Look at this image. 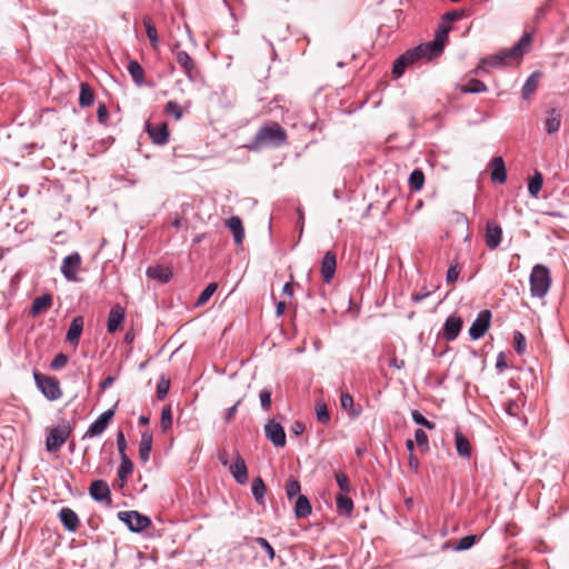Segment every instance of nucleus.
<instances>
[{
    "label": "nucleus",
    "instance_id": "9b49d317",
    "mask_svg": "<svg viewBox=\"0 0 569 569\" xmlns=\"http://www.w3.org/2000/svg\"><path fill=\"white\" fill-rule=\"evenodd\" d=\"M114 416V409H108L102 412L87 429L83 438H93L100 436L108 428L111 419Z\"/></svg>",
    "mask_w": 569,
    "mask_h": 569
},
{
    "label": "nucleus",
    "instance_id": "680f3d73",
    "mask_svg": "<svg viewBox=\"0 0 569 569\" xmlns=\"http://www.w3.org/2000/svg\"><path fill=\"white\" fill-rule=\"evenodd\" d=\"M462 17H463V13L460 11H449L443 14L442 21L446 24L447 22H452V21L459 20Z\"/></svg>",
    "mask_w": 569,
    "mask_h": 569
},
{
    "label": "nucleus",
    "instance_id": "09e8293b",
    "mask_svg": "<svg viewBox=\"0 0 569 569\" xmlns=\"http://www.w3.org/2000/svg\"><path fill=\"white\" fill-rule=\"evenodd\" d=\"M170 388V380L167 379L164 376H161L157 383V398L159 400H162L169 392Z\"/></svg>",
    "mask_w": 569,
    "mask_h": 569
},
{
    "label": "nucleus",
    "instance_id": "f257e3e1",
    "mask_svg": "<svg viewBox=\"0 0 569 569\" xmlns=\"http://www.w3.org/2000/svg\"><path fill=\"white\" fill-rule=\"evenodd\" d=\"M287 132L278 122H270L259 128L254 137L246 144L250 151L263 148H278L286 143Z\"/></svg>",
    "mask_w": 569,
    "mask_h": 569
},
{
    "label": "nucleus",
    "instance_id": "4468645a",
    "mask_svg": "<svg viewBox=\"0 0 569 569\" xmlns=\"http://www.w3.org/2000/svg\"><path fill=\"white\" fill-rule=\"evenodd\" d=\"M146 130L153 143L163 146L168 142L169 130L166 122H162L158 126H153L150 122H147Z\"/></svg>",
    "mask_w": 569,
    "mask_h": 569
},
{
    "label": "nucleus",
    "instance_id": "a211bd4d",
    "mask_svg": "<svg viewBox=\"0 0 569 569\" xmlns=\"http://www.w3.org/2000/svg\"><path fill=\"white\" fill-rule=\"evenodd\" d=\"M230 473L239 485L248 482V469L243 458L238 452L234 457L233 463L229 468Z\"/></svg>",
    "mask_w": 569,
    "mask_h": 569
},
{
    "label": "nucleus",
    "instance_id": "dca6fc26",
    "mask_svg": "<svg viewBox=\"0 0 569 569\" xmlns=\"http://www.w3.org/2000/svg\"><path fill=\"white\" fill-rule=\"evenodd\" d=\"M501 238H502L501 227L496 222L488 221L486 224V234H485L486 244L488 246V248L491 250L497 249L501 243Z\"/></svg>",
    "mask_w": 569,
    "mask_h": 569
},
{
    "label": "nucleus",
    "instance_id": "0eeeda50",
    "mask_svg": "<svg viewBox=\"0 0 569 569\" xmlns=\"http://www.w3.org/2000/svg\"><path fill=\"white\" fill-rule=\"evenodd\" d=\"M118 519L132 532H141L151 525L149 517L136 510L118 512Z\"/></svg>",
    "mask_w": 569,
    "mask_h": 569
},
{
    "label": "nucleus",
    "instance_id": "5fc2aeb1",
    "mask_svg": "<svg viewBox=\"0 0 569 569\" xmlns=\"http://www.w3.org/2000/svg\"><path fill=\"white\" fill-rule=\"evenodd\" d=\"M160 425L163 431H167L172 426L171 408L164 407L161 411Z\"/></svg>",
    "mask_w": 569,
    "mask_h": 569
},
{
    "label": "nucleus",
    "instance_id": "bb28decb",
    "mask_svg": "<svg viewBox=\"0 0 569 569\" xmlns=\"http://www.w3.org/2000/svg\"><path fill=\"white\" fill-rule=\"evenodd\" d=\"M146 274L150 279L159 280L162 283H167L172 278V272L169 268L162 266L148 267Z\"/></svg>",
    "mask_w": 569,
    "mask_h": 569
},
{
    "label": "nucleus",
    "instance_id": "e2e57ef3",
    "mask_svg": "<svg viewBox=\"0 0 569 569\" xmlns=\"http://www.w3.org/2000/svg\"><path fill=\"white\" fill-rule=\"evenodd\" d=\"M242 399H239L233 406H231L230 408H228L226 410V415H224V420L226 422H229L230 420L233 419L237 410H238V407L239 405L241 403Z\"/></svg>",
    "mask_w": 569,
    "mask_h": 569
},
{
    "label": "nucleus",
    "instance_id": "c85d7f7f",
    "mask_svg": "<svg viewBox=\"0 0 569 569\" xmlns=\"http://www.w3.org/2000/svg\"><path fill=\"white\" fill-rule=\"evenodd\" d=\"M143 26L152 49L158 50L160 46L158 31L150 17L143 18Z\"/></svg>",
    "mask_w": 569,
    "mask_h": 569
},
{
    "label": "nucleus",
    "instance_id": "7ed1b4c3",
    "mask_svg": "<svg viewBox=\"0 0 569 569\" xmlns=\"http://www.w3.org/2000/svg\"><path fill=\"white\" fill-rule=\"evenodd\" d=\"M530 293L533 298H543L551 286V274L545 264H536L529 278Z\"/></svg>",
    "mask_w": 569,
    "mask_h": 569
},
{
    "label": "nucleus",
    "instance_id": "473e14b6",
    "mask_svg": "<svg viewBox=\"0 0 569 569\" xmlns=\"http://www.w3.org/2000/svg\"><path fill=\"white\" fill-rule=\"evenodd\" d=\"M462 93H481L488 90L485 82L479 79L472 78L466 84L458 87Z\"/></svg>",
    "mask_w": 569,
    "mask_h": 569
},
{
    "label": "nucleus",
    "instance_id": "9d476101",
    "mask_svg": "<svg viewBox=\"0 0 569 569\" xmlns=\"http://www.w3.org/2000/svg\"><path fill=\"white\" fill-rule=\"evenodd\" d=\"M81 256L79 252H72L63 258L61 263V273L68 281H77V273L81 266Z\"/></svg>",
    "mask_w": 569,
    "mask_h": 569
},
{
    "label": "nucleus",
    "instance_id": "4be33fe9",
    "mask_svg": "<svg viewBox=\"0 0 569 569\" xmlns=\"http://www.w3.org/2000/svg\"><path fill=\"white\" fill-rule=\"evenodd\" d=\"M491 180L498 183H505L507 180V170L501 157H495L490 161Z\"/></svg>",
    "mask_w": 569,
    "mask_h": 569
},
{
    "label": "nucleus",
    "instance_id": "49530a36",
    "mask_svg": "<svg viewBox=\"0 0 569 569\" xmlns=\"http://www.w3.org/2000/svg\"><path fill=\"white\" fill-rule=\"evenodd\" d=\"M271 396H272V388L271 387H264L260 393V406L263 410H269L271 407Z\"/></svg>",
    "mask_w": 569,
    "mask_h": 569
},
{
    "label": "nucleus",
    "instance_id": "aec40b11",
    "mask_svg": "<svg viewBox=\"0 0 569 569\" xmlns=\"http://www.w3.org/2000/svg\"><path fill=\"white\" fill-rule=\"evenodd\" d=\"M124 319H126V313H124L123 308L119 305H116L114 307H112L109 312L108 321H107L108 332L109 333L117 332L119 330L121 323L124 321Z\"/></svg>",
    "mask_w": 569,
    "mask_h": 569
},
{
    "label": "nucleus",
    "instance_id": "39448f33",
    "mask_svg": "<svg viewBox=\"0 0 569 569\" xmlns=\"http://www.w3.org/2000/svg\"><path fill=\"white\" fill-rule=\"evenodd\" d=\"M34 382L42 395L50 401L61 398L62 391L58 378L33 372Z\"/></svg>",
    "mask_w": 569,
    "mask_h": 569
},
{
    "label": "nucleus",
    "instance_id": "69168bd1",
    "mask_svg": "<svg viewBox=\"0 0 569 569\" xmlns=\"http://www.w3.org/2000/svg\"><path fill=\"white\" fill-rule=\"evenodd\" d=\"M305 423L301 422V421H295L292 425H291V432L295 433L296 436H299L301 435L303 431H305Z\"/></svg>",
    "mask_w": 569,
    "mask_h": 569
},
{
    "label": "nucleus",
    "instance_id": "c756f323",
    "mask_svg": "<svg viewBox=\"0 0 569 569\" xmlns=\"http://www.w3.org/2000/svg\"><path fill=\"white\" fill-rule=\"evenodd\" d=\"M311 513V505L305 495H299L295 506V516L298 519L307 518Z\"/></svg>",
    "mask_w": 569,
    "mask_h": 569
},
{
    "label": "nucleus",
    "instance_id": "cd10ccee",
    "mask_svg": "<svg viewBox=\"0 0 569 569\" xmlns=\"http://www.w3.org/2000/svg\"><path fill=\"white\" fill-rule=\"evenodd\" d=\"M227 226L230 229L236 243H241L244 238V230L241 219L237 216H232L228 219Z\"/></svg>",
    "mask_w": 569,
    "mask_h": 569
},
{
    "label": "nucleus",
    "instance_id": "2eb2a0df",
    "mask_svg": "<svg viewBox=\"0 0 569 569\" xmlns=\"http://www.w3.org/2000/svg\"><path fill=\"white\" fill-rule=\"evenodd\" d=\"M337 268V259L336 253L333 251H327L321 261V276L322 280L326 283H330L333 279L335 272Z\"/></svg>",
    "mask_w": 569,
    "mask_h": 569
},
{
    "label": "nucleus",
    "instance_id": "f03ea898",
    "mask_svg": "<svg viewBox=\"0 0 569 569\" xmlns=\"http://www.w3.org/2000/svg\"><path fill=\"white\" fill-rule=\"evenodd\" d=\"M532 42V33L526 31L521 38L511 48L502 50L496 54L480 59L482 64L499 68L508 64V60H519L529 52Z\"/></svg>",
    "mask_w": 569,
    "mask_h": 569
},
{
    "label": "nucleus",
    "instance_id": "c9c22d12",
    "mask_svg": "<svg viewBox=\"0 0 569 569\" xmlns=\"http://www.w3.org/2000/svg\"><path fill=\"white\" fill-rule=\"evenodd\" d=\"M336 505L341 516H349L353 510V501L346 493H338L336 496Z\"/></svg>",
    "mask_w": 569,
    "mask_h": 569
},
{
    "label": "nucleus",
    "instance_id": "7c9ffc66",
    "mask_svg": "<svg viewBox=\"0 0 569 569\" xmlns=\"http://www.w3.org/2000/svg\"><path fill=\"white\" fill-rule=\"evenodd\" d=\"M266 491H267V488H266V485H264L262 478H260V477L254 478L251 482V492L254 498V501L260 506L264 505Z\"/></svg>",
    "mask_w": 569,
    "mask_h": 569
},
{
    "label": "nucleus",
    "instance_id": "de8ad7c7",
    "mask_svg": "<svg viewBox=\"0 0 569 569\" xmlns=\"http://www.w3.org/2000/svg\"><path fill=\"white\" fill-rule=\"evenodd\" d=\"M411 418L412 420L417 423V425H420L422 427H425L426 429L428 430H432L435 429L436 425L433 422H431L430 420H428L421 412H419L418 410H413L411 412Z\"/></svg>",
    "mask_w": 569,
    "mask_h": 569
},
{
    "label": "nucleus",
    "instance_id": "393cba45",
    "mask_svg": "<svg viewBox=\"0 0 569 569\" xmlns=\"http://www.w3.org/2000/svg\"><path fill=\"white\" fill-rule=\"evenodd\" d=\"M82 330L83 318L81 316L74 317L67 331V341L71 345H78Z\"/></svg>",
    "mask_w": 569,
    "mask_h": 569
},
{
    "label": "nucleus",
    "instance_id": "4d7b16f0",
    "mask_svg": "<svg viewBox=\"0 0 569 569\" xmlns=\"http://www.w3.org/2000/svg\"><path fill=\"white\" fill-rule=\"evenodd\" d=\"M68 362V357L64 353H58L51 361L50 368L52 370H59L63 368Z\"/></svg>",
    "mask_w": 569,
    "mask_h": 569
},
{
    "label": "nucleus",
    "instance_id": "774afa93",
    "mask_svg": "<svg viewBox=\"0 0 569 569\" xmlns=\"http://www.w3.org/2000/svg\"><path fill=\"white\" fill-rule=\"evenodd\" d=\"M408 463L413 472L417 473L419 471V460L413 453L409 455Z\"/></svg>",
    "mask_w": 569,
    "mask_h": 569
},
{
    "label": "nucleus",
    "instance_id": "8fccbe9b",
    "mask_svg": "<svg viewBox=\"0 0 569 569\" xmlns=\"http://www.w3.org/2000/svg\"><path fill=\"white\" fill-rule=\"evenodd\" d=\"M317 420L321 423H328L330 421V413L325 402H319L316 406Z\"/></svg>",
    "mask_w": 569,
    "mask_h": 569
},
{
    "label": "nucleus",
    "instance_id": "f704fd0d",
    "mask_svg": "<svg viewBox=\"0 0 569 569\" xmlns=\"http://www.w3.org/2000/svg\"><path fill=\"white\" fill-rule=\"evenodd\" d=\"M128 72L130 73L133 82L141 87L144 83V71L140 63L136 60H130L128 63Z\"/></svg>",
    "mask_w": 569,
    "mask_h": 569
},
{
    "label": "nucleus",
    "instance_id": "72a5a7b5",
    "mask_svg": "<svg viewBox=\"0 0 569 569\" xmlns=\"http://www.w3.org/2000/svg\"><path fill=\"white\" fill-rule=\"evenodd\" d=\"M541 76V72L540 71H533L526 80L523 87H522V90H521V93H522V98L525 100L529 99V97L531 96V93L535 92V90L537 89L538 87V80Z\"/></svg>",
    "mask_w": 569,
    "mask_h": 569
},
{
    "label": "nucleus",
    "instance_id": "13d9d810",
    "mask_svg": "<svg viewBox=\"0 0 569 569\" xmlns=\"http://www.w3.org/2000/svg\"><path fill=\"white\" fill-rule=\"evenodd\" d=\"M117 448L120 457H123V455H126L127 441L124 438V433L121 430L117 432Z\"/></svg>",
    "mask_w": 569,
    "mask_h": 569
},
{
    "label": "nucleus",
    "instance_id": "79ce46f5",
    "mask_svg": "<svg viewBox=\"0 0 569 569\" xmlns=\"http://www.w3.org/2000/svg\"><path fill=\"white\" fill-rule=\"evenodd\" d=\"M218 288V284L216 282L209 283L199 295L196 301V306H203L209 301V299L213 296Z\"/></svg>",
    "mask_w": 569,
    "mask_h": 569
},
{
    "label": "nucleus",
    "instance_id": "338daca9",
    "mask_svg": "<svg viewBox=\"0 0 569 569\" xmlns=\"http://www.w3.org/2000/svg\"><path fill=\"white\" fill-rule=\"evenodd\" d=\"M431 295V291L429 290H423L422 292H419V293H415L411 296V300L412 302L415 303H419L421 302L423 299H426L427 297H429Z\"/></svg>",
    "mask_w": 569,
    "mask_h": 569
},
{
    "label": "nucleus",
    "instance_id": "423d86ee",
    "mask_svg": "<svg viewBox=\"0 0 569 569\" xmlns=\"http://www.w3.org/2000/svg\"><path fill=\"white\" fill-rule=\"evenodd\" d=\"M72 432V427L68 421L52 428L46 439V449L49 452L58 451L68 440Z\"/></svg>",
    "mask_w": 569,
    "mask_h": 569
},
{
    "label": "nucleus",
    "instance_id": "5701e85b",
    "mask_svg": "<svg viewBox=\"0 0 569 569\" xmlns=\"http://www.w3.org/2000/svg\"><path fill=\"white\" fill-rule=\"evenodd\" d=\"M561 126V112L556 108L547 110V118L545 121V128L548 134H555L559 131Z\"/></svg>",
    "mask_w": 569,
    "mask_h": 569
},
{
    "label": "nucleus",
    "instance_id": "bf43d9fd",
    "mask_svg": "<svg viewBox=\"0 0 569 569\" xmlns=\"http://www.w3.org/2000/svg\"><path fill=\"white\" fill-rule=\"evenodd\" d=\"M458 277H459L458 267L457 266H450L448 271H447L446 281L448 283H455L458 280Z\"/></svg>",
    "mask_w": 569,
    "mask_h": 569
},
{
    "label": "nucleus",
    "instance_id": "412c9836",
    "mask_svg": "<svg viewBox=\"0 0 569 569\" xmlns=\"http://www.w3.org/2000/svg\"><path fill=\"white\" fill-rule=\"evenodd\" d=\"M58 516H59L61 523L66 528V530H68L70 532L77 531V529L80 525V520H79L78 515L71 508H68V507L62 508L59 511Z\"/></svg>",
    "mask_w": 569,
    "mask_h": 569
},
{
    "label": "nucleus",
    "instance_id": "a19ab883",
    "mask_svg": "<svg viewBox=\"0 0 569 569\" xmlns=\"http://www.w3.org/2000/svg\"><path fill=\"white\" fill-rule=\"evenodd\" d=\"M340 405L343 410H350V417H358L360 411H356L353 409L355 402L353 397L349 392H341L340 395Z\"/></svg>",
    "mask_w": 569,
    "mask_h": 569
},
{
    "label": "nucleus",
    "instance_id": "6ab92c4d",
    "mask_svg": "<svg viewBox=\"0 0 569 569\" xmlns=\"http://www.w3.org/2000/svg\"><path fill=\"white\" fill-rule=\"evenodd\" d=\"M462 329V319L459 316H450L443 325V338L447 341H453Z\"/></svg>",
    "mask_w": 569,
    "mask_h": 569
},
{
    "label": "nucleus",
    "instance_id": "20e7f679",
    "mask_svg": "<svg viewBox=\"0 0 569 569\" xmlns=\"http://www.w3.org/2000/svg\"><path fill=\"white\" fill-rule=\"evenodd\" d=\"M421 59L430 60L429 51L423 48V43L411 48L399 56L393 62L392 74L396 78H400L409 66Z\"/></svg>",
    "mask_w": 569,
    "mask_h": 569
},
{
    "label": "nucleus",
    "instance_id": "e433bc0d",
    "mask_svg": "<svg viewBox=\"0 0 569 569\" xmlns=\"http://www.w3.org/2000/svg\"><path fill=\"white\" fill-rule=\"evenodd\" d=\"M94 101V94L91 87L87 82L80 83L79 104L82 108L90 107Z\"/></svg>",
    "mask_w": 569,
    "mask_h": 569
},
{
    "label": "nucleus",
    "instance_id": "6e6552de",
    "mask_svg": "<svg viewBox=\"0 0 569 569\" xmlns=\"http://www.w3.org/2000/svg\"><path fill=\"white\" fill-rule=\"evenodd\" d=\"M449 31L450 27L442 23L438 27L435 39L430 42L423 43V48L429 51V59L437 58L442 53L445 43L448 40Z\"/></svg>",
    "mask_w": 569,
    "mask_h": 569
},
{
    "label": "nucleus",
    "instance_id": "052dcab7",
    "mask_svg": "<svg viewBox=\"0 0 569 569\" xmlns=\"http://www.w3.org/2000/svg\"><path fill=\"white\" fill-rule=\"evenodd\" d=\"M97 117H98V120H99L100 123H102V124L107 123V120L109 118V112H108L107 107L103 103H101L98 107Z\"/></svg>",
    "mask_w": 569,
    "mask_h": 569
},
{
    "label": "nucleus",
    "instance_id": "4c0bfd02",
    "mask_svg": "<svg viewBox=\"0 0 569 569\" xmlns=\"http://www.w3.org/2000/svg\"><path fill=\"white\" fill-rule=\"evenodd\" d=\"M121 462L118 469V478L121 481H126L133 471V463L129 459L127 455H123V457H120Z\"/></svg>",
    "mask_w": 569,
    "mask_h": 569
},
{
    "label": "nucleus",
    "instance_id": "2f4dec72",
    "mask_svg": "<svg viewBox=\"0 0 569 569\" xmlns=\"http://www.w3.org/2000/svg\"><path fill=\"white\" fill-rule=\"evenodd\" d=\"M152 448V435L143 432L139 445V458L142 462H147L150 458Z\"/></svg>",
    "mask_w": 569,
    "mask_h": 569
},
{
    "label": "nucleus",
    "instance_id": "603ef678",
    "mask_svg": "<svg viewBox=\"0 0 569 569\" xmlns=\"http://www.w3.org/2000/svg\"><path fill=\"white\" fill-rule=\"evenodd\" d=\"M253 542L260 546L266 553L268 555L269 559L272 561L274 559L276 552L273 547L269 543V541L263 537H256L253 539Z\"/></svg>",
    "mask_w": 569,
    "mask_h": 569
},
{
    "label": "nucleus",
    "instance_id": "ea45409f",
    "mask_svg": "<svg viewBox=\"0 0 569 569\" xmlns=\"http://www.w3.org/2000/svg\"><path fill=\"white\" fill-rule=\"evenodd\" d=\"M542 183H543L542 174L540 172L536 171V173L529 180L528 192L532 197H537L542 188Z\"/></svg>",
    "mask_w": 569,
    "mask_h": 569
},
{
    "label": "nucleus",
    "instance_id": "c03bdc74",
    "mask_svg": "<svg viewBox=\"0 0 569 569\" xmlns=\"http://www.w3.org/2000/svg\"><path fill=\"white\" fill-rule=\"evenodd\" d=\"M335 478H336L339 489L341 490L340 493H348L351 490L350 480L345 472L337 471L335 473Z\"/></svg>",
    "mask_w": 569,
    "mask_h": 569
},
{
    "label": "nucleus",
    "instance_id": "3c124183",
    "mask_svg": "<svg viewBox=\"0 0 569 569\" xmlns=\"http://www.w3.org/2000/svg\"><path fill=\"white\" fill-rule=\"evenodd\" d=\"M415 441L422 451L429 450L428 436L422 429H417L415 431Z\"/></svg>",
    "mask_w": 569,
    "mask_h": 569
},
{
    "label": "nucleus",
    "instance_id": "37998d69",
    "mask_svg": "<svg viewBox=\"0 0 569 569\" xmlns=\"http://www.w3.org/2000/svg\"><path fill=\"white\" fill-rule=\"evenodd\" d=\"M477 541V536L468 535L460 538L452 547L455 551H465L470 549Z\"/></svg>",
    "mask_w": 569,
    "mask_h": 569
},
{
    "label": "nucleus",
    "instance_id": "a18cd8bd",
    "mask_svg": "<svg viewBox=\"0 0 569 569\" xmlns=\"http://www.w3.org/2000/svg\"><path fill=\"white\" fill-rule=\"evenodd\" d=\"M164 112L173 116L176 120H180L182 118L183 111L181 106L177 101H168L164 106Z\"/></svg>",
    "mask_w": 569,
    "mask_h": 569
},
{
    "label": "nucleus",
    "instance_id": "b1692460",
    "mask_svg": "<svg viewBox=\"0 0 569 569\" xmlns=\"http://www.w3.org/2000/svg\"><path fill=\"white\" fill-rule=\"evenodd\" d=\"M51 306H52V296L50 293H44L42 296H39L32 301L30 315L32 317H38L39 315L47 311Z\"/></svg>",
    "mask_w": 569,
    "mask_h": 569
},
{
    "label": "nucleus",
    "instance_id": "ddd939ff",
    "mask_svg": "<svg viewBox=\"0 0 569 569\" xmlns=\"http://www.w3.org/2000/svg\"><path fill=\"white\" fill-rule=\"evenodd\" d=\"M90 497L98 502H111V491L109 485L104 480H94L89 487Z\"/></svg>",
    "mask_w": 569,
    "mask_h": 569
},
{
    "label": "nucleus",
    "instance_id": "6e6d98bb",
    "mask_svg": "<svg viewBox=\"0 0 569 569\" xmlns=\"http://www.w3.org/2000/svg\"><path fill=\"white\" fill-rule=\"evenodd\" d=\"M300 483L298 480L290 478L286 485V493L289 499L299 496Z\"/></svg>",
    "mask_w": 569,
    "mask_h": 569
},
{
    "label": "nucleus",
    "instance_id": "a878e982",
    "mask_svg": "<svg viewBox=\"0 0 569 569\" xmlns=\"http://www.w3.org/2000/svg\"><path fill=\"white\" fill-rule=\"evenodd\" d=\"M455 445L458 455L462 458H470L471 446L467 437L463 436L459 428L455 431Z\"/></svg>",
    "mask_w": 569,
    "mask_h": 569
},
{
    "label": "nucleus",
    "instance_id": "1a4fd4ad",
    "mask_svg": "<svg viewBox=\"0 0 569 569\" xmlns=\"http://www.w3.org/2000/svg\"><path fill=\"white\" fill-rule=\"evenodd\" d=\"M491 322V312L482 310L478 313L469 328V336L472 340L480 339L488 331Z\"/></svg>",
    "mask_w": 569,
    "mask_h": 569
},
{
    "label": "nucleus",
    "instance_id": "f8f14e48",
    "mask_svg": "<svg viewBox=\"0 0 569 569\" xmlns=\"http://www.w3.org/2000/svg\"><path fill=\"white\" fill-rule=\"evenodd\" d=\"M264 435L266 438L276 447H284L286 446V432L283 427L274 421L268 420L264 425Z\"/></svg>",
    "mask_w": 569,
    "mask_h": 569
},
{
    "label": "nucleus",
    "instance_id": "58836bf2",
    "mask_svg": "<svg viewBox=\"0 0 569 569\" xmlns=\"http://www.w3.org/2000/svg\"><path fill=\"white\" fill-rule=\"evenodd\" d=\"M425 183V174L422 170L415 169L409 176V187L412 191H419Z\"/></svg>",
    "mask_w": 569,
    "mask_h": 569
},
{
    "label": "nucleus",
    "instance_id": "f3484780",
    "mask_svg": "<svg viewBox=\"0 0 569 569\" xmlns=\"http://www.w3.org/2000/svg\"><path fill=\"white\" fill-rule=\"evenodd\" d=\"M178 48H179V44L177 43L172 49V53L176 56V60H177L178 64L184 71L186 76L190 80H193L194 79L193 78L194 62H193L192 58L188 54V52L178 50Z\"/></svg>",
    "mask_w": 569,
    "mask_h": 569
},
{
    "label": "nucleus",
    "instance_id": "864d4df0",
    "mask_svg": "<svg viewBox=\"0 0 569 569\" xmlns=\"http://www.w3.org/2000/svg\"><path fill=\"white\" fill-rule=\"evenodd\" d=\"M513 345H515L516 351L519 355H523L526 352V348H527L526 337L520 331H515Z\"/></svg>",
    "mask_w": 569,
    "mask_h": 569
},
{
    "label": "nucleus",
    "instance_id": "0e129e2a",
    "mask_svg": "<svg viewBox=\"0 0 569 569\" xmlns=\"http://www.w3.org/2000/svg\"><path fill=\"white\" fill-rule=\"evenodd\" d=\"M496 368L501 372L507 368L506 356L503 352H499L496 359Z\"/></svg>",
    "mask_w": 569,
    "mask_h": 569
}]
</instances>
